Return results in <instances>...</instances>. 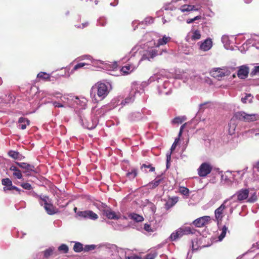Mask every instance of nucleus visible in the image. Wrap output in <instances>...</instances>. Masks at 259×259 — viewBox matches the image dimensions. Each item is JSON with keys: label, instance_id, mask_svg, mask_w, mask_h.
<instances>
[{"label": "nucleus", "instance_id": "29", "mask_svg": "<svg viewBox=\"0 0 259 259\" xmlns=\"http://www.w3.org/2000/svg\"><path fill=\"white\" fill-rule=\"evenodd\" d=\"M44 207L47 213L49 215L55 214L58 212L57 209L54 206L51 201L45 205Z\"/></svg>", "mask_w": 259, "mask_h": 259}, {"label": "nucleus", "instance_id": "64", "mask_svg": "<svg viewBox=\"0 0 259 259\" xmlns=\"http://www.w3.org/2000/svg\"><path fill=\"white\" fill-rule=\"evenodd\" d=\"M126 259H140V257L137 255H134L131 256H127Z\"/></svg>", "mask_w": 259, "mask_h": 259}, {"label": "nucleus", "instance_id": "59", "mask_svg": "<svg viewBox=\"0 0 259 259\" xmlns=\"http://www.w3.org/2000/svg\"><path fill=\"white\" fill-rule=\"evenodd\" d=\"M142 114L144 115H150L151 114V111L149 110H148L146 108H143L142 110Z\"/></svg>", "mask_w": 259, "mask_h": 259}, {"label": "nucleus", "instance_id": "5", "mask_svg": "<svg viewBox=\"0 0 259 259\" xmlns=\"http://www.w3.org/2000/svg\"><path fill=\"white\" fill-rule=\"evenodd\" d=\"M154 81H157L158 83L162 82V85L159 84L158 86L159 94L168 95L171 93L172 84L165 77L162 76L161 74H156L148 80L149 83Z\"/></svg>", "mask_w": 259, "mask_h": 259}, {"label": "nucleus", "instance_id": "1", "mask_svg": "<svg viewBox=\"0 0 259 259\" xmlns=\"http://www.w3.org/2000/svg\"><path fill=\"white\" fill-rule=\"evenodd\" d=\"M112 89L111 84L109 82H98L93 86L90 91L92 101L97 103L104 99Z\"/></svg>", "mask_w": 259, "mask_h": 259}, {"label": "nucleus", "instance_id": "51", "mask_svg": "<svg viewBox=\"0 0 259 259\" xmlns=\"http://www.w3.org/2000/svg\"><path fill=\"white\" fill-rule=\"evenodd\" d=\"M54 250V248H49L48 249H47L46 250L44 251V256L46 258H48L53 253V250Z\"/></svg>", "mask_w": 259, "mask_h": 259}, {"label": "nucleus", "instance_id": "8", "mask_svg": "<svg viewBox=\"0 0 259 259\" xmlns=\"http://www.w3.org/2000/svg\"><path fill=\"white\" fill-rule=\"evenodd\" d=\"M247 169V167L244 168L242 170L235 171L228 170L225 172L224 175L222 176V178L225 181L238 182L242 179L244 175L246 172Z\"/></svg>", "mask_w": 259, "mask_h": 259}, {"label": "nucleus", "instance_id": "22", "mask_svg": "<svg viewBox=\"0 0 259 259\" xmlns=\"http://www.w3.org/2000/svg\"><path fill=\"white\" fill-rule=\"evenodd\" d=\"M221 41L224 44V47L227 50H233L234 49L233 41L229 36L224 35L222 36Z\"/></svg>", "mask_w": 259, "mask_h": 259}, {"label": "nucleus", "instance_id": "24", "mask_svg": "<svg viewBox=\"0 0 259 259\" xmlns=\"http://www.w3.org/2000/svg\"><path fill=\"white\" fill-rule=\"evenodd\" d=\"M226 202H223V203L221 205V206L218 207L217 209H216L214 211V214L215 219L218 221V223H219V222L220 221H221L223 219V212L225 209L227 208L226 207Z\"/></svg>", "mask_w": 259, "mask_h": 259}, {"label": "nucleus", "instance_id": "21", "mask_svg": "<svg viewBox=\"0 0 259 259\" xmlns=\"http://www.w3.org/2000/svg\"><path fill=\"white\" fill-rule=\"evenodd\" d=\"M199 46V49L204 52L209 51L212 47V39L208 37L203 41H199L197 43Z\"/></svg>", "mask_w": 259, "mask_h": 259}, {"label": "nucleus", "instance_id": "42", "mask_svg": "<svg viewBox=\"0 0 259 259\" xmlns=\"http://www.w3.org/2000/svg\"><path fill=\"white\" fill-rule=\"evenodd\" d=\"M201 38V33L199 30H196L192 32L191 38L193 40H196Z\"/></svg>", "mask_w": 259, "mask_h": 259}, {"label": "nucleus", "instance_id": "62", "mask_svg": "<svg viewBox=\"0 0 259 259\" xmlns=\"http://www.w3.org/2000/svg\"><path fill=\"white\" fill-rule=\"evenodd\" d=\"M251 96L250 94L246 95L244 97H243L241 98V101L243 103H246V100H247V98L248 97H250Z\"/></svg>", "mask_w": 259, "mask_h": 259}, {"label": "nucleus", "instance_id": "47", "mask_svg": "<svg viewBox=\"0 0 259 259\" xmlns=\"http://www.w3.org/2000/svg\"><path fill=\"white\" fill-rule=\"evenodd\" d=\"M97 247V245L94 244H90V245H85L83 247V250L85 252H88L89 251H91L94 250Z\"/></svg>", "mask_w": 259, "mask_h": 259}, {"label": "nucleus", "instance_id": "10", "mask_svg": "<svg viewBox=\"0 0 259 259\" xmlns=\"http://www.w3.org/2000/svg\"><path fill=\"white\" fill-rule=\"evenodd\" d=\"M57 99L59 100L61 103H63L65 107L68 106L71 107L74 95L72 94L62 95L59 92H54L50 94Z\"/></svg>", "mask_w": 259, "mask_h": 259}, {"label": "nucleus", "instance_id": "25", "mask_svg": "<svg viewBox=\"0 0 259 259\" xmlns=\"http://www.w3.org/2000/svg\"><path fill=\"white\" fill-rule=\"evenodd\" d=\"M248 194L249 191L248 189H243L237 192L234 195H236V198L238 201H242L248 197Z\"/></svg>", "mask_w": 259, "mask_h": 259}, {"label": "nucleus", "instance_id": "32", "mask_svg": "<svg viewBox=\"0 0 259 259\" xmlns=\"http://www.w3.org/2000/svg\"><path fill=\"white\" fill-rule=\"evenodd\" d=\"M160 176H158L156 179L148 184V186L150 187L151 189H154L157 187L163 180L162 178H160Z\"/></svg>", "mask_w": 259, "mask_h": 259}, {"label": "nucleus", "instance_id": "53", "mask_svg": "<svg viewBox=\"0 0 259 259\" xmlns=\"http://www.w3.org/2000/svg\"><path fill=\"white\" fill-rule=\"evenodd\" d=\"M141 169H143L144 168H149V171L152 172L155 170V167L152 166L150 164H143L141 167Z\"/></svg>", "mask_w": 259, "mask_h": 259}, {"label": "nucleus", "instance_id": "15", "mask_svg": "<svg viewBox=\"0 0 259 259\" xmlns=\"http://www.w3.org/2000/svg\"><path fill=\"white\" fill-rule=\"evenodd\" d=\"M156 55H157V51L152 48H149L148 50L143 51L141 59H137V61H138V62L139 63L142 60H150V59L153 58Z\"/></svg>", "mask_w": 259, "mask_h": 259}, {"label": "nucleus", "instance_id": "38", "mask_svg": "<svg viewBox=\"0 0 259 259\" xmlns=\"http://www.w3.org/2000/svg\"><path fill=\"white\" fill-rule=\"evenodd\" d=\"M138 174V170L136 168H133L131 171L128 170L126 174V176L130 180H133Z\"/></svg>", "mask_w": 259, "mask_h": 259}, {"label": "nucleus", "instance_id": "3", "mask_svg": "<svg viewBox=\"0 0 259 259\" xmlns=\"http://www.w3.org/2000/svg\"><path fill=\"white\" fill-rule=\"evenodd\" d=\"M86 111H81L78 112V117L79 122L84 127L91 130L94 129L98 124V117Z\"/></svg>", "mask_w": 259, "mask_h": 259}, {"label": "nucleus", "instance_id": "36", "mask_svg": "<svg viewBox=\"0 0 259 259\" xmlns=\"http://www.w3.org/2000/svg\"><path fill=\"white\" fill-rule=\"evenodd\" d=\"M142 118V114L139 112L132 113L128 116V119L131 121L138 120L141 119Z\"/></svg>", "mask_w": 259, "mask_h": 259}, {"label": "nucleus", "instance_id": "58", "mask_svg": "<svg viewBox=\"0 0 259 259\" xmlns=\"http://www.w3.org/2000/svg\"><path fill=\"white\" fill-rule=\"evenodd\" d=\"M110 208L105 203H102L99 206V209L103 211V213L105 210H109Z\"/></svg>", "mask_w": 259, "mask_h": 259}, {"label": "nucleus", "instance_id": "57", "mask_svg": "<svg viewBox=\"0 0 259 259\" xmlns=\"http://www.w3.org/2000/svg\"><path fill=\"white\" fill-rule=\"evenodd\" d=\"M144 229L148 232H153L154 231V229L148 224H145L144 225Z\"/></svg>", "mask_w": 259, "mask_h": 259}, {"label": "nucleus", "instance_id": "12", "mask_svg": "<svg viewBox=\"0 0 259 259\" xmlns=\"http://www.w3.org/2000/svg\"><path fill=\"white\" fill-rule=\"evenodd\" d=\"M72 107H76V113L78 115V112L81 111H84L88 102L87 100L84 97H73L72 101Z\"/></svg>", "mask_w": 259, "mask_h": 259}, {"label": "nucleus", "instance_id": "26", "mask_svg": "<svg viewBox=\"0 0 259 259\" xmlns=\"http://www.w3.org/2000/svg\"><path fill=\"white\" fill-rule=\"evenodd\" d=\"M248 73V67L246 66H241L238 70L237 75L241 79H245L247 77Z\"/></svg>", "mask_w": 259, "mask_h": 259}, {"label": "nucleus", "instance_id": "11", "mask_svg": "<svg viewBox=\"0 0 259 259\" xmlns=\"http://www.w3.org/2000/svg\"><path fill=\"white\" fill-rule=\"evenodd\" d=\"M108 248L113 259H126L127 257L126 252L124 249L118 248L114 244L110 245Z\"/></svg>", "mask_w": 259, "mask_h": 259}, {"label": "nucleus", "instance_id": "63", "mask_svg": "<svg viewBox=\"0 0 259 259\" xmlns=\"http://www.w3.org/2000/svg\"><path fill=\"white\" fill-rule=\"evenodd\" d=\"M31 195H32L33 197L37 198V199H38V200L39 199V197H40V196H41V194H40V195H38V194H37L36 192H32L31 193Z\"/></svg>", "mask_w": 259, "mask_h": 259}, {"label": "nucleus", "instance_id": "19", "mask_svg": "<svg viewBox=\"0 0 259 259\" xmlns=\"http://www.w3.org/2000/svg\"><path fill=\"white\" fill-rule=\"evenodd\" d=\"M111 110H112V107L107 104L102 106L100 108L97 109L95 111L94 109H92L91 113L93 115L97 116L99 119V117L104 116L107 112Z\"/></svg>", "mask_w": 259, "mask_h": 259}, {"label": "nucleus", "instance_id": "6", "mask_svg": "<svg viewBox=\"0 0 259 259\" xmlns=\"http://www.w3.org/2000/svg\"><path fill=\"white\" fill-rule=\"evenodd\" d=\"M189 224L190 223H185L183 226L172 232L168 237V239L170 241H174L181 238L184 235L195 234L196 232L195 229L190 226H186V225H189Z\"/></svg>", "mask_w": 259, "mask_h": 259}, {"label": "nucleus", "instance_id": "54", "mask_svg": "<svg viewBox=\"0 0 259 259\" xmlns=\"http://www.w3.org/2000/svg\"><path fill=\"white\" fill-rule=\"evenodd\" d=\"M166 169H168L170 167V161L171 160V152H167L166 155Z\"/></svg>", "mask_w": 259, "mask_h": 259}, {"label": "nucleus", "instance_id": "55", "mask_svg": "<svg viewBox=\"0 0 259 259\" xmlns=\"http://www.w3.org/2000/svg\"><path fill=\"white\" fill-rule=\"evenodd\" d=\"M157 255V253L156 251L151 252L146 255L145 259H154Z\"/></svg>", "mask_w": 259, "mask_h": 259}, {"label": "nucleus", "instance_id": "40", "mask_svg": "<svg viewBox=\"0 0 259 259\" xmlns=\"http://www.w3.org/2000/svg\"><path fill=\"white\" fill-rule=\"evenodd\" d=\"M186 120V117L185 116H178L174 118L171 121V123L173 124H181Z\"/></svg>", "mask_w": 259, "mask_h": 259}, {"label": "nucleus", "instance_id": "34", "mask_svg": "<svg viewBox=\"0 0 259 259\" xmlns=\"http://www.w3.org/2000/svg\"><path fill=\"white\" fill-rule=\"evenodd\" d=\"M171 39L170 37L164 35L162 38H159L157 40V46H160L164 45L169 41Z\"/></svg>", "mask_w": 259, "mask_h": 259}, {"label": "nucleus", "instance_id": "2", "mask_svg": "<svg viewBox=\"0 0 259 259\" xmlns=\"http://www.w3.org/2000/svg\"><path fill=\"white\" fill-rule=\"evenodd\" d=\"M147 85L146 82L139 83L134 82L132 83L131 85V90L129 95L124 100L122 99L120 104L122 106L132 103L135 100V97L141 95L144 93V88Z\"/></svg>", "mask_w": 259, "mask_h": 259}, {"label": "nucleus", "instance_id": "14", "mask_svg": "<svg viewBox=\"0 0 259 259\" xmlns=\"http://www.w3.org/2000/svg\"><path fill=\"white\" fill-rule=\"evenodd\" d=\"M76 215L80 218L84 219L96 220L98 218V215L92 210H90L78 211L76 212Z\"/></svg>", "mask_w": 259, "mask_h": 259}, {"label": "nucleus", "instance_id": "20", "mask_svg": "<svg viewBox=\"0 0 259 259\" xmlns=\"http://www.w3.org/2000/svg\"><path fill=\"white\" fill-rule=\"evenodd\" d=\"M236 198V195H233L229 199H226L224 202H226V207L229 208V211L232 213L233 210L236 208L238 205V201Z\"/></svg>", "mask_w": 259, "mask_h": 259}, {"label": "nucleus", "instance_id": "33", "mask_svg": "<svg viewBox=\"0 0 259 259\" xmlns=\"http://www.w3.org/2000/svg\"><path fill=\"white\" fill-rule=\"evenodd\" d=\"M38 202L41 206H43L48 204L51 201V200L48 196L45 195L41 194V196L39 197Z\"/></svg>", "mask_w": 259, "mask_h": 259}, {"label": "nucleus", "instance_id": "50", "mask_svg": "<svg viewBox=\"0 0 259 259\" xmlns=\"http://www.w3.org/2000/svg\"><path fill=\"white\" fill-rule=\"evenodd\" d=\"M52 104L55 107L63 108L65 107V105L63 103H61L59 100L58 101H51Z\"/></svg>", "mask_w": 259, "mask_h": 259}, {"label": "nucleus", "instance_id": "48", "mask_svg": "<svg viewBox=\"0 0 259 259\" xmlns=\"http://www.w3.org/2000/svg\"><path fill=\"white\" fill-rule=\"evenodd\" d=\"M154 22V18L152 17H147L145 18L144 20L141 22L142 24L145 23L146 25H149L153 23Z\"/></svg>", "mask_w": 259, "mask_h": 259}, {"label": "nucleus", "instance_id": "43", "mask_svg": "<svg viewBox=\"0 0 259 259\" xmlns=\"http://www.w3.org/2000/svg\"><path fill=\"white\" fill-rule=\"evenodd\" d=\"M228 230V227L225 225L223 226L221 229V233L219 236L218 239L220 241H221L226 236L227 231Z\"/></svg>", "mask_w": 259, "mask_h": 259}, {"label": "nucleus", "instance_id": "13", "mask_svg": "<svg viewBox=\"0 0 259 259\" xmlns=\"http://www.w3.org/2000/svg\"><path fill=\"white\" fill-rule=\"evenodd\" d=\"M20 90L22 92H26V98L29 99L30 97H32L33 95H36L38 89L36 86L32 85L28 83L25 85V88H20Z\"/></svg>", "mask_w": 259, "mask_h": 259}, {"label": "nucleus", "instance_id": "23", "mask_svg": "<svg viewBox=\"0 0 259 259\" xmlns=\"http://www.w3.org/2000/svg\"><path fill=\"white\" fill-rule=\"evenodd\" d=\"M30 120L26 117L21 116L19 118L17 121V128L24 130L26 128L27 126L29 125Z\"/></svg>", "mask_w": 259, "mask_h": 259}, {"label": "nucleus", "instance_id": "44", "mask_svg": "<svg viewBox=\"0 0 259 259\" xmlns=\"http://www.w3.org/2000/svg\"><path fill=\"white\" fill-rule=\"evenodd\" d=\"M58 251L63 253H67L69 251L68 246L65 244H62L58 248Z\"/></svg>", "mask_w": 259, "mask_h": 259}, {"label": "nucleus", "instance_id": "27", "mask_svg": "<svg viewBox=\"0 0 259 259\" xmlns=\"http://www.w3.org/2000/svg\"><path fill=\"white\" fill-rule=\"evenodd\" d=\"M200 9V7L191 5H184L181 6L180 10L182 12H189L191 11H198Z\"/></svg>", "mask_w": 259, "mask_h": 259}, {"label": "nucleus", "instance_id": "56", "mask_svg": "<svg viewBox=\"0 0 259 259\" xmlns=\"http://www.w3.org/2000/svg\"><path fill=\"white\" fill-rule=\"evenodd\" d=\"M255 75H259V66H255L250 72V75L253 76Z\"/></svg>", "mask_w": 259, "mask_h": 259}, {"label": "nucleus", "instance_id": "45", "mask_svg": "<svg viewBox=\"0 0 259 259\" xmlns=\"http://www.w3.org/2000/svg\"><path fill=\"white\" fill-rule=\"evenodd\" d=\"M87 65H88V64L85 63H77L76 65H75L73 67V68L71 70L70 73H73L75 71L78 70L79 68L83 67L84 66Z\"/></svg>", "mask_w": 259, "mask_h": 259}, {"label": "nucleus", "instance_id": "35", "mask_svg": "<svg viewBox=\"0 0 259 259\" xmlns=\"http://www.w3.org/2000/svg\"><path fill=\"white\" fill-rule=\"evenodd\" d=\"M122 101V98L121 97H118L117 98H114L112 100L111 102L109 104H108L109 106L112 107V109L116 107L117 106L121 105L120 104L121 101Z\"/></svg>", "mask_w": 259, "mask_h": 259}, {"label": "nucleus", "instance_id": "16", "mask_svg": "<svg viewBox=\"0 0 259 259\" xmlns=\"http://www.w3.org/2000/svg\"><path fill=\"white\" fill-rule=\"evenodd\" d=\"M212 170L211 166L208 163H202L198 169V174L201 177H205L210 173Z\"/></svg>", "mask_w": 259, "mask_h": 259}, {"label": "nucleus", "instance_id": "18", "mask_svg": "<svg viewBox=\"0 0 259 259\" xmlns=\"http://www.w3.org/2000/svg\"><path fill=\"white\" fill-rule=\"evenodd\" d=\"M210 217L208 215H205L197 218V219L193 221L192 223H190L189 225H193L196 227L200 228L204 226L205 225L208 224V222H210Z\"/></svg>", "mask_w": 259, "mask_h": 259}, {"label": "nucleus", "instance_id": "31", "mask_svg": "<svg viewBox=\"0 0 259 259\" xmlns=\"http://www.w3.org/2000/svg\"><path fill=\"white\" fill-rule=\"evenodd\" d=\"M178 198L177 197H174L170 199H169L165 203L164 208L165 209L168 210L173 206L175 205V204L178 202Z\"/></svg>", "mask_w": 259, "mask_h": 259}, {"label": "nucleus", "instance_id": "46", "mask_svg": "<svg viewBox=\"0 0 259 259\" xmlns=\"http://www.w3.org/2000/svg\"><path fill=\"white\" fill-rule=\"evenodd\" d=\"M17 185L21 186L23 189L30 190L32 189L31 185L28 183L17 182Z\"/></svg>", "mask_w": 259, "mask_h": 259}, {"label": "nucleus", "instance_id": "41", "mask_svg": "<svg viewBox=\"0 0 259 259\" xmlns=\"http://www.w3.org/2000/svg\"><path fill=\"white\" fill-rule=\"evenodd\" d=\"M73 250L75 252H80L83 250V244L79 242H75L73 246Z\"/></svg>", "mask_w": 259, "mask_h": 259}, {"label": "nucleus", "instance_id": "30", "mask_svg": "<svg viewBox=\"0 0 259 259\" xmlns=\"http://www.w3.org/2000/svg\"><path fill=\"white\" fill-rule=\"evenodd\" d=\"M103 214L109 219L118 220L119 219V217L116 214L114 211L111 210V208L109 210H105Z\"/></svg>", "mask_w": 259, "mask_h": 259}, {"label": "nucleus", "instance_id": "17", "mask_svg": "<svg viewBox=\"0 0 259 259\" xmlns=\"http://www.w3.org/2000/svg\"><path fill=\"white\" fill-rule=\"evenodd\" d=\"M211 76L220 80L223 77L228 75V71L220 68H214L210 71Z\"/></svg>", "mask_w": 259, "mask_h": 259}, {"label": "nucleus", "instance_id": "7", "mask_svg": "<svg viewBox=\"0 0 259 259\" xmlns=\"http://www.w3.org/2000/svg\"><path fill=\"white\" fill-rule=\"evenodd\" d=\"M17 179H21L23 177L22 173L25 174L26 176L32 175L33 173L36 172V170L34 165L29 164L25 162H17Z\"/></svg>", "mask_w": 259, "mask_h": 259}, {"label": "nucleus", "instance_id": "60", "mask_svg": "<svg viewBox=\"0 0 259 259\" xmlns=\"http://www.w3.org/2000/svg\"><path fill=\"white\" fill-rule=\"evenodd\" d=\"M253 168L254 170L259 172V160L253 164Z\"/></svg>", "mask_w": 259, "mask_h": 259}, {"label": "nucleus", "instance_id": "37", "mask_svg": "<svg viewBox=\"0 0 259 259\" xmlns=\"http://www.w3.org/2000/svg\"><path fill=\"white\" fill-rule=\"evenodd\" d=\"M50 75L45 72H40L37 75V78L43 81H50Z\"/></svg>", "mask_w": 259, "mask_h": 259}, {"label": "nucleus", "instance_id": "49", "mask_svg": "<svg viewBox=\"0 0 259 259\" xmlns=\"http://www.w3.org/2000/svg\"><path fill=\"white\" fill-rule=\"evenodd\" d=\"M106 23V19L104 17H100L97 20V25L99 26H104Z\"/></svg>", "mask_w": 259, "mask_h": 259}, {"label": "nucleus", "instance_id": "52", "mask_svg": "<svg viewBox=\"0 0 259 259\" xmlns=\"http://www.w3.org/2000/svg\"><path fill=\"white\" fill-rule=\"evenodd\" d=\"M180 193L185 196H188L189 194V190L185 187H181L180 188Z\"/></svg>", "mask_w": 259, "mask_h": 259}, {"label": "nucleus", "instance_id": "9", "mask_svg": "<svg viewBox=\"0 0 259 259\" xmlns=\"http://www.w3.org/2000/svg\"><path fill=\"white\" fill-rule=\"evenodd\" d=\"M234 118L245 122H251L258 120L259 115L257 114H247L244 111H238L234 114L230 123L233 122Z\"/></svg>", "mask_w": 259, "mask_h": 259}, {"label": "nucleus", "instance_id": "61", "mask_svg": "<svg viewBox=\"0 0 259 259\" xmlns=\"http://www.w3.org/2000/svg\"><path fill=\"white\" fill-rule=\"evenodd\" d=\"M10 156L12 157L14 159H16V152L14 151H11L9 152Z\"/></svg>", "mask_w": 259, "mask_h": 259}, {"label": "nucleus", "instance_id": "39", "mask_svg": "<svg viewBox=\"0 0 259 259\" xmlns=\"http://www.w3.org/2000/svg\"><path fill=\"white\" fill-rule=\"evenodd\" d=\"M129 218L137 222H141L144 220V218L142 215H140L136 213H130L128 215Z\"/></svg>", "mask_w": 259, "mask_h": 259}, {"label": "nucleus", "instance_id": "28", "mask_svg": "<svg viewBox=\"0 0 259 259\" xmlns=\"http://www.w3.org/2000/svg\"><path fill=\"white\" fill-rule=\"evenodd\" d=\"M2 184L5 186L4 190L6 192L7 191H10L16 189V187L12 186V181L9 178L3 179L2 181Z\"/></svg>", "mask_w": 259, "mask_h": 259}, {"label": "nucleus", "instance_id": "4", "mask_svg": "<svg viewBox=\"0 0 259 259\" xmlns=\"http://www.w3.org/2000/svg\"><path fill=\"white\" fill-rule=\"evenodd\" d=\"M139 49L140 46H135L132 48L131 51L129 53V55L126 56L124 58H123V60H126L130 62L127 65L122 67L120 69V72L122 75H125L131 73L138 67L139 64V62H138V61L136 60V63H134V62L132 61V60H133V58L136 56V54L139 51ZM134 59V58H133V59Z\"/></svg>", "mask_w": 259, "mask_h": 259}]
</instances>
